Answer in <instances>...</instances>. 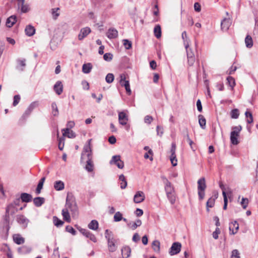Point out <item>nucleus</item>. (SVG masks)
Returning <instances> with one entry per match:
<instances>
[{
  "mask_svg": "<svg viewBox=\"0 0 258 258\" xmlns=\"http://www.w3.org/2000/svg\"><path fill=\"white\" fill-rule=\"evenodd\" d=\"M70 211L73 216H75L78 213V208L76 201L73 197L67 196L65 208L62 210V215L63 219L68 222H71V217L69 211Z\"/></svg>",
  "mask_w": 258,
  "mask_h": 258,
  "instance_id": "obj_1",
  "label": "nucleus"
},
{
  "mask_svg": "<svg viewBox=\"0 0 258 258\" xmlns=\"http://www.w3.org/2000/svg\"><path fill=\"white\" fill-rule=\"evenodd\" d=\"M18 211V208L13 205L9 204L6 208V212L5 216L6 225L3 227V230L6 231V234H8L10 229L9 223V216L13 215L17 213Z\"/></svg>",
  "mask_w": 258,
  "mask_h": 258,
  "instance_id": "obj_2",
  "label": "nucleus"
},
{
  "mask_svg": "<svg viewBox=\"0 0 258 258\" xmlns=\"http://www.w3.org/2000/svg\"><path fill=\"white\" fill-rule=\"evenodd\" d=\"M91 139L89 140L85 145L81 154V161L86 162V160H92V151L91 147Z\"/></svg>",
  "mask_w": 258,
  "mask_h": 258,
  "instance_id": "obj_3",
  "label": "nucleus"
},
{
  "mask_svg": "<svg viewBox=\"0 0 258 258\" xmlns=\"http://www.w3.org/2000/svg\"><path fill=\"white\" fill-rule=\"evenodd\" d=\"M184 47L186 50L188 65L190 67L192 66L198 57V55L196 57L194 50L189 47L187 42H185Z\"/></svg>",
  "mask_w": 258,
  "mask_h": 258,
  "instance_id": "obj_4",
  "label": "nucleus"
},
{
  "mask_svg": "<svg viewBox=\"0 0 258 258\" xmlns=\"http://www.w3.org/2000/svg\"><path fill=\"white\" fill-rule=\"evenodd\" d=\"M105 236L107 240L108 246L109 251L113 252L116 249V246L115 244V240L114 238V235L111 231L106 229L105 231Z\"/></svg>",
  "mask_w": 258,
  "mask_h": 258,
  "instance_id": "obj_5",
  "label": "nucleus"
},
{
  "mask_svg": "<svg viewBox=\"0 0 258 258\" xmlns=\"http://www.w3.org/2000/svg\"><path fill=\"white\" fill-rule=\"evenodd\" d=\"M232 130L230 133V142L232 144L237 145L239 143L238 138L239 137L240 133L242 130V126L240 125L233 126Z\"/></svg>",
  "mask_w": 258,
  "mask_h": 258,
  "instance_id": "obj_6",
  "label": "nucleus"
},
{
  "mask_svg": "<svg viewBox=\"0 0 258 258\" xmlns=\"http://www.w3.org/2000/svg\"><path fill=\"white\" fill-rule=\"evenodd\" d=\"M206 187L205 178L202 177L199 179L198 181V190L199 198L200 200H202L204 198Z\"/></svg>",
  "mask_w": 258,
  "mask_h": 258,
  "instance_id": "obj_7",
  "label": "nucleus"
},
{
  "mask_svg": "<svg viewBox=\"0 0 258 258\" xmlns=\"http://www.w3.org/2000/svg\"><path fill=\"white\" fill-rule=\"evenodd\" d=\"M16 220L23 228H26L29 222V220L23 215H17L16 216Z\"/></svg>",
  "mask_w": 258,
  "mask_h": 258,
  "instance_id": "obj_8",
  "label": "nucleus"
},
{
  "mask_svg": "<svg viewBox=\"0 0 258 258\" xmlns=\"http://www.w3.org/2000/svg\"><path fill=\"white\" fill-rule=\"evenodd\" d=\"M110 164L116 165L119 169H122L124 167V163L121 160L119 155L113 156L110 161Z\"/></svg>",
  "mask_w": 258,
  "mask_h": 258,
  "instance_id": "obj_9",
  "label": "nucleus"
},
{
  "mask_svg": "<svg viewBox=\"0 0 258 258\" xmlns=\"http://www.w3.org/2000/svg\"><path fill=\"white\" fill-rule=\"evenodd\" d=\"M181 247V244L178 242H174L170 248L169 253L171 255H173L178 253Z\"/></svg>",
  "mask_w": 258,
  "mask_h": 258,
  "instance_id": "obj_10",
  "label": "nucleus"
},
{
  "mask_svg": "<svg viewBox=\"0 0 258 258\" xmlns=\"http://www.w3.org/2000/svg\"><path fill=\"white\" fill-rule=\"evenodd\" d=\"M145 199V195L143 191H138L135 195L134 197V202L135 203H140L143 202Z\"/></svg>",
  "mask_w": 258,
  "mask_h": 258,
  "instance_id": "obj_11",
  "label": "nucleus"
},
{
  "mask_svg": "<svg viewBox=\"0 0 258 258\" xmlns=\"http://www.w3.org/2000/svg\"><path fill=\"white\" fill-rule=\"evenodd\" d=\"M26 61L25 58H18L16 60L17 66L16 69L21 72L24 71L26 66Z\"/></svg>",
  "mask_w": 258,
  "mask_h": 258,
  "instance_id": "obj_12",
  "label": "nucleus"
},
{
  "mask_svg": "<svg viewBox=\"0 0 258 258\" xmlns=\"http://www.w3.org/2000/svg\"><path fill=\"white\" fill-rule=\"evenodd\" d=\"M231 24V20L229 18H224L221 22V29L223 31H227Z\"/></svg>",
  "mask_w": 258,
  "mask_h": 258,
  "instance_id": "obj_13",
  "label": "nucleus"
},
{
  "mask_svg": "<svg viewBox=\"0 0 258 258\" xmlns=\"http://www.w3.org/2000/svg\"><path fill=\"white\" fill-rule=\"evenodd\" d=\"M91 32V29L89 27H85L81 29L80 32L78 35L79 40H83Z\"/></svg>",
  "mask_w": 258,
  "mask_h": 258,
  "instance_id": "obj_14",
  "label": "nucleus"
},
{
  "mask_svg": "<svg viewBox=\"0 0 258 258\" xmlns=\"http://www.w3.org/2000/svg\"><path fill=\"white\" fill-rule=\"evenodd\" d=\"M229 229L230 234L233 235L235 234L239 229V224L236 221H234V222L230 223L229 224Z\"/></svg>",
  "mask_w": 258,
  "mask_h": 258,
  "instance_id": "obj_15",
  "label": "nucleus"
},
{
  "mask_svg": "<svg viewBox=\"0 0 258 258\" xmlns=\"http://www.w3.org/2000/svg\"><path fill=\"white\" fill-rule=\"evenodd\" d=\"M118 120L120 124L126 125L128 121V117L123 111L120 112L118 113Z\"/></svg>",
  "mask_w": 258,
  "mask_h": 258,
  "instance_id": "obj_16",
  "label": "nucleus"
},
{
  "mask_svg": "<svg viewBox=\"0 0 258 258\" xmlns=\"http://www.w3.org/2000/svg\"><path fill=\"white\" fill-rule=\"evenodd\" d=\"M53 89L56 94L60 95L63 91V85L61 81H57L53 86Z\"/></svg>",
  "mask_w": 258,
  "mask_h": 258,
  "instance_id": "obj_17",
  "label": "nucleus"
},
{
  "mask_svg": "<svg viewBox=\"0 0 258 258\" xmlns=\"http://www.w3.org/2000/svg\"><path fill=\"white\" fill-rule=\"evenodd\" d=\"M106 36L110 39L116 38L118 36V31L114 28H109L106 33Z\"/></svg>",
  "mask_w": 258,
  "mask_h": 258,
  "instance_id": "obj_18",
  "label": "nucleus"
},
{
  "mask_svg": "<svg viewBox=\"0 0 258 258\" xmlns=\"http://www.w3.org/2000/svg\"><path fill=\"white\" fill-rule=\"evenodd\" d=\"M63 137H67L69 138H74L76 137L75 133L69 128H63L62 130Z\"/></svg>",
  "mask_w": 258,
  "mask_h": 258,
  "instance_id": "obj_19",
  "label": "nucleus"
},
{
  "mask_svg": "<svg viewBox=\"0 0 258 258\" xmlns=\"http://www.w3.org/2000/svg\"><path fill=\"white\" fill-rule=\"evenodd\" d=\"M16 21V16L15 15H12L7 19L6 25L7 27L11 28L15 24Z\"/></svg>",
  "mask_w": 258,
  "mask_h": 258,
  "instance_id": "obj_20",
  "label": "nucleus"
},
{
  "mask_svg": "<svg viewBox=\"0 0 258 258\" xmlns=\"http://www.w3.org/2000/svg\"><path fill=\"white\" fill-rule=\"evenodd\" d=\"M20 199L22 202L28 203L32 201V196L30 194L23 192L21 194Z\"/></svg>",
  "mask_w": 258,
  "mask_h": 258,
  "instance_id": "obj_21",
  "label": "nucleus"
},
{
  "mask_svg": "<svg viewBox=\"0 0 258 258\" xmlns=\"http://www.w3.org/2000/svg\"><path fill=\"white\" fill-rule=\"evenodd\" d=\"M131 249L128 246H124L121 249V254L123 258H127L130 256Z\"/></svg>",
  "mask_w": 258,
  "mask_h": 258,
  "instance_id": "obj_22",
  "label": "nucleus"
},
{
  "mask_svg": "<svg viewBox=\"0 0 258 258\" xmlns=\"http://www.w3.org/2000/svg\"><path fill=\"white\" fill-rule=\"evenodd\" d=\"M166 196L171 205H173L176 201V195L175 191L166 193Z\"/></svg>",
  "mask_w": 258,
  "mask_h": 258,
  "instance_id": "obj_23",
  "label": "nucleus"
},
{
  "mask_svg": "<svg viewBox=\"0 0 258 258\" xmlns=\"http://www.w3.org/2000/svg\"><path fill=\"white\" fill-rule=\"evenodd\" d=\"M13 240L14 241L18 244H23L25 241L24 238L19 234H14L13 236Z\"/></svg>",
  "mask_w": 258,
  "mask_h": 258,
  "instance_id": "obj_24",
  "label": "nucleus"
},
{
  "mask_svg": "<svg viewBox=\"0 0 258 258\" xmlns=\"http://www.w3.org/2000/svg\"><path fill=\"white\" fill-rule=\"evenodd\" d=\"M25 31L26 34L28 36H33L35 33V29L31 25H28L26 26Z\"/></svg>",
  "mask_w": 258,
  "mask_h": 258,
  "instance_id": "obj_25",
  "label": "nucleus"
},
{
  "mask_svg": "<svg viewBox=\"0 0 258 258\" xmlns=\"http://www.w3.org/2000/svg\"><path fill=\"white\" fill-rule=\"evenodd\" d=\"M45 202V199L42 197H36L33 199L34 204L36 207H39Z\"/></svg>",
  "mask_w": 258,
  "mask_h": 258,
  "instance_id": "obj_26",
  "label": "nucleus"
},
{
  "mask_svg": "<svg viewBox=\"0 0 258 258\" xmlns=\"http://www.w3.org/2000/svg\"><path fill=\"white\" fill-rule=\"evenodd\" d=\"M54 188L56 190H61L64 188V183L61 181H56L54 183Z\"/></svg>",
  "mask_w": 258,
  "mask_h": 258,
  "instance_id": "obj_27",
  "label": "nucleus"
},
{
  "mask_svg": "<svg viewBox=\"0 0 258 258\" xmlns=\"http://www.w3.org/2000/svg\"><path fill=\"white\" fill-rule=\"evenodd\" d=\"M98 221L96 220H93L88 224V227L90 229L96 230L98 228Z\"/></svg>",
  "mask_w": 258,
  "mask_h": 258,
  "instance_id": "obj_28",
  "label": "nucleus"
},
{
  "mask_svg": "<svg viewBox=\"0 0 258 258\" xmlns=\"http://www.w3.org/2000/svg\"><path fill=\"white\" fill-rule=\"evenodd\" d=\"M199 118V123L201 126V127L202 129H205L206 128V120L204 116L200 114L198 116Z\"/></svg>",
  "mask_w": 258,
  "mask_h": 258,
  "instance_id": "obj_29",
  "label": "nucleus"
},
{
  "mask_svg": "<svg viewBox=\"0 0 258 258\" xmlns=\"http://www.w3.org/2000/svg\"><path fill=\"white\" fill-rule=\"evenodd\" d=\"M86 162L87 163L85 167L86 170L89 172H92L94 169L92 160H86Z\"/></svg>",
  "mask_w": 258,
  "mask_h": 258,
  "instance_id": "obj_30",
  "label": "nucleus"
},
{
  "mask_svg": "<svg viewBox=\"0 0 258 258\" xmlns=\"http://www.w3.org/2000/svg\"><path fill=\"white\" fill-rule=\"evenodd\" d=\"M51 107L52 109L51 113L52 115L54 116H57L59 114V111L56 103L55 102H52L51 103Z\"/></svg>",
  "mask_w": 258,
  "mask_h": 258,
  "instance_id": "obj_31",
  "label": "nucleus"
},
{
  "mask_svg": "<svg viewBox=\"0 0 258 258\" xmlns=\"http://www.w3.org/2000/svg\"><path fill=\"white\" fill-rule=\"evenodd\" d=\"M92 68V66L90 63H85L82 67V71L85 74L89 73Z\"/></svg>",
  "mask_w": 258,
  "mask_h": 258,
  "instance_id": "obj_32",
  "label": "nucleus"
},
{
  "mask_svg": "<svg viewBox=\"0 0 258 258\" xmlns=\"http://www.w3.org/2000/svg\"><path fill=\"white\" fill-rule=\"evenodd\" d=\"M245 43L247 48H251L253 46V40L251 37L247 35L245 38Z\"/></svg>",
  "mask_w": 258,
  "mask_h": 258,
  "instance_id": "obj_33",
  "label": "nucleus"
},
{
  "mask_svg": "<svg viewBox=\"0 0 258 258\" xmlns=\"http://www.w3.org/2000/svg\"><path fill=\"white\" fill-rule=\"evenodd\" d=\"M45 178L44 177L41 178V179L39 181V183L37 185V188L36 189V193L38 195L40 193L41 190L42 189L43 185L44 182L45 181Z\"/></svg>",
  "mask_w": 258,
  "mask_h": 258,
  "instance_id": "obj_34",
  "label": "nucleus"
},
{
  "mask_svg": "<svg viewBox=\"0 0 258 258\" xmlns=\"http://www.w3.org/2000/svg\"><path fill=\"white\" fill-rule=\"evenodd\" d=\"M154 33L155 36L157 38H159L161 36V28L159 25H156L154 29Z\"/></svg>",
  "mask_w": 258,
  "mask_h": 258,
  "instance_id": "obj_35",
  "label": "nucleus"
},
{
  "mask_svg": "<svg viewBox=\"0 0 258 258\" xmlns=\"http://www.w3.org/2000/svg\"><path fill=\"white\" fill-rule=\"evenodd\" d=\"M160 243L158 240H154L152 242V247L155 252H159Z\"/></svg>",
  "mask_w": 258,
  "mask_h": 258,
  "instance_id": "obj_36",
  "label": "nucleus"
},
{
  "mask_svg": "<svg viewBox=\"0 0 258 258\" xmlns=\"http://www.w3.org/2000/svg\"><path fill=\"white\" fill-rule=\"evenodd\" d=\"M161 178L164 184V188L173 186L165 176H161Z\"/></svg>",
  "mask_w": 258,
  "mask_h": 258,
  "instance_id": "obj_37",
  "label": "nucleus"
},
{
  "mask_svg": "<svg viewBox=\"0 0 258 258\" xmlns=\"http://www.w3.org/2000/svg\"><path fill=\"white\" fill-rule=\"evenodd\" d=\"M120 85H121V86H124L125 87L126 93L128 95H130L131 94L132 91H131V90L130 88V83H129L128 81H124V82L122 84H120Z\"/></svg>",
  "mask_w": 258,
  "mask_h": 258,
  "instance_id": "obj_38",
  "label": "nucleus"
},
{
  "mask_svg": "<svg viewBox=\"0 0 258 258\" xmlns=\"http://www.w3.org/2000/svg\"><path fill=\"white\" fill-rule=\"evenodd\" d=\"M53 224L55 226H56V227H60V226H61L64 223V222L59 219L56 216H54L53 217Z\"/></svg>",
  "mask_w": 258,
  "mask_h": 258,
  "instance_id": "obj_39",
  "label": "nucleus"
},
{
  "mask_svg": "<svg viewBox=\"0 0 258 258\" xmlns=\"http://www.w3.org/2000/svg\"><path fill=\"white\" fill-rule=\"evenodd\" d=\"M215 201V199L212 197L210 198L208 200V201L207 202V203H206L207 210L208 211H209V208H212L214 206Z\"/></svg>",
  "mask_w": 258,
  "mask_h": 258,
  "instance_id": "obj_40",
  "label": "nucleus"
},
{
  "mask_svg": "<svg viewBox=\"0 0 258 258\" xmlns=\"http://www.w3.org/2000/svg\"><path fill=\"white\" fill-rule=\"evenodd\" d=\"M119 179L120 181L124 182V184H122V183H120V188L121 189L125 188L127 186V181L125 178L123 174H121L119 176Z\"/></svg>",
  "mask_w": 258,
  "mask_h": 258,
  "instance_id": "obj_41",
  "label": "nucleus"
},
{
  "mask_svg": "<svg viewBox=\"0 0 258 258\" xmlns=\"http://www.w3.org/2000/svg\"><path fill=\"white\" fill-rule=\"evenodd\" d=\"M59 10V8H55L51 9V14L54 19H56L59 16V13H58V11Z\"/></svg>",
  "mask_w": 258,
  "mask_h": 258,
  "instance_id": "obj_42",
  "label": "nucleus"
},
{
  "mask_svg": "<svg viewBox=\"0 0 258 258\" xmlns=\"http://www.w3.org/2000/svg\"><path fill=\"white\" fill-rule=\"evenodd\" d=\"M114 221L115 222H119L123 219L122 215L120 212H117L114 215Z\"/></svg>",
  "mask_w": 258,
  "mask_h": 258,
  "instance_id": "obj_43",
  "label": "nucleus"
},
{
  "mask_svg": "<svg viewBox=\"0 0 258 258\" xmlns=\"http://www.w3.org/2000/svg\"><path fill=\"white\" fill-rule=\"evenodd\" d=\"M239 115V110L237 109H234L231 111V117L232 118H238Z\"/></svg>",
  "mask_w": 258,
  "mask_h": 258,
  "instance_id": "obj_44",
  "label": "nucleus"
},
{
  "mask_svg": "<svg viewBox=\"0 0 258 258\" xmlns=\"http://www.w3.org/2000/svg\"><path fill=\"white\" fill-rule=\"evenodd\" d=\"M227 83H228V85L231 88H233L235 86V80L233 77H232L231 76L228 77L227 78Z\"/></svg>",
  "mask_w": 258,
  "mask_h": 258,
  "instance_id": "obj_45",
  "label": "nucleus"
},
{
  "mask_svg": "<svg viewBox=\"0 0 258 258\" xmlns=\"http://www.w3.org/2000/svg\"><path fill=\"white\" fill-rule=\"evenodd\" d=\"M181 37H182V38L183 39L184 46H185V42H187L188 44L189 45L190 40L189 39V38L187 36V34H186V31H183L182 33Z\"/></svg>",
  "mask_w": 258,
  "mask_h": 258,
  "instance_id": "obj_46",
  "label": "nucleus"
},
{
  "mask_svg": "<svg viewBox=\"0 0 258 258\" xmlns=\"http://www.w3.org/2000/svg\"><path fill=\"white\" fill-rule=\"evenodd\" d=\"M64 145V138L63 137L58 138V148L62 150Z\"/></svg>",
  "mask_w": 258,
  "mask_h": 258,
  "instance_id": "obj_47",
  "label": "nucleus"
},
{
  "mask_svg": "<svg viewBox=\"0 0 258 258\" xmlns=\"http://www.w3.org/2000/svg\"><path fill=\"white\" fill-rule=\"evenodd\" d=\"M114 79V75L111 73H109L106 75L105 80L107 83H111L113 81Z\"/></svg>",
  "mask_w": 258,
  "mask_h": 258,
  "instance_id": "obj_48",
  "label": "nucleus"
},
{
  "mask_svg": "<svg viewBox=\"0 0 258 258\" xmlns=\"http://www.w3.org/2000/svg\"><path fill=\"white\" fill-rule=\"evenodd\" d=\"M184 137L186 138V140H187V142H188V143H189V145L190 146L191 149L193 151H195V150L193 148L192 146V144H194V142L190 139L187 129L186 130V133H185V134L184 135Z\"/></svg>",
  "mask_w": 258,
  "mask_h": 258,
  "instance_id": "obj_49",
  "label": "nucleus"
},
{
  "mask_svg": "<svg viewBox=\"0 0 258 258\" xmlns=\"http://www.w3.org/2000/svg\"><path fill=\"white\" fill-rule=\"evenodd\" d=\"M86 237L89 238L90 240L94 242H96L97 241V239L95 236L89 231L88 232Z\"/></svg>",
  "mask_w": 258,
  "mask_h": 258,
  "instance_id": "obj_50",
  "label": "nucleus"
},
{
  "mask_svg": "<svg viewBox=\"0 0 258 258\" xmlns=\"http://www.w3.org/2000/svg\"><path fill=\"white\" fill-rule=\"evenodd\" d=\"M123 45H124V47L125 48V49H130V48H131L132 45L131 41H129L127 39H124V40H123Z\"/></svg>",
  "mask_w": 258,
  "mask_h": 258,
  "instance_id": "obj_51",
  "label": "nucleus"
},
{
  "mask_svg": "<svg viewBox=\"0 0 258 258\" xmlns=\"http://www.w3.org/2000/svg\"><path fill=\"white\" fill-rule=\"evenodd\" d=\"M38 105L39 103L38 101L33 102L30 104L27 109H28L31 112H32L34 108H35L38 106Z\"/></svg>",
  "mask_w": 258,
  "mask_h": 258,
  "instance_id": "obj_52",
  "label": "nucleus"
},
{
  "mask_svg": "<svg viewBox=\"0 0 258 258\" xmlns=\"http://www.w3.org/2000/svg\"><path fill=\"white\" fill-rule=\"evenodd\" d=\"M248 204V200L247 198H242L241 202V205L244 209H245Z\"/></svg>",
  "mask_w": 258,
  "mask_h": 258,
  "instance_id": "obj_53",
  "label": "nucleus"
},
{
  "mask_svg": "<svg viewBox=\"0 0 258 258\" xmlns=\"http://www.w3.org/2000/svg\"><path fill=\"white\" fill-rule=\"evenodd\" d=\"M113 55L110 53H106L103 55V58L107 61H110L112 59Z\"/></svg>",
  "mask_w": 258,
  "mask_h": 258,
  "instance_id": "obj_54",
  "label": "nucleus"
},
{
  "mask_svg": "<svg viewBox=\"0 0 258 258\" xmlns=\"http://www.w3.org/2000/svg\"><path fill=\"white\" fill-rule=\"evenodd\" d=\"M66 230L67 232L71 233L73 235H75L76 234V231L71 226H66Z\"/></svg>",
  "mask_w": 258,
  "mask_h": 258,
  "instance_id": "obj_55",
  "label": "nucleus"
},
{
  "mask_svg": "<svg viewBox=\"0 0 258 258\" xmlns=\"http://www.w3.org/2000/svg\"><path fill=\"white\" fill-rule=\"evenodd\" d=\"M20 98V96L19 95H16L14 96L13 103V106H16L19 103Z\"/></svg>",
  "mask_w": 258,
  "mask_h": 258,
  "instance_id": "obj_56",
  "label": "nucleus"
},
{
  "mask_svg": "<svg viewBox=\"0 0 258 258\" xmlns=\"http://www.w3.org/2000/svg\"><path fill=\"white\" fill-rule=\"evenodd\" d=\"M231 258H240L239 253L237 249H234L232 251Z\"/></svg>",
  "mask_w": 258,
  "mask_h": 258,
  "instance_id": "obj_57",
  "label": "nucleus"
},
{
  "mask_svg": "<svg viewBox=\"0 0 258 258\" xmlns=\"http://www.w3.org/2000/svg\"><path fill=\"white\" fill-rule=\"evenodd\" d=\"M175 150H176V145L174 143H172V145H171V150H170V152H171L170 156H176Z\"/></svg>",
  "mask_w": 258,
  "mask_h": 258,
  "instance_id": "obj_58",
  "label": "nucleus"
},
{
  "mask_svg": "<svg viewBox=\"0 0 258 258\" xmlns=\"http://www.w3.org/2000/svg\"><path fill=\"white\" fill-rule=\"evenodd\" d=\"M249 114V117H248L246 119V122L248 123H251L253 122V117L252 114L248 111H246L245 113V115Z\"/></svg>",
  "mask_w": 258,
  "mask_h": 258,
  "instance_id": "obj_59",
  "label": "nucleus"
},
{
  "mask_svg": "<svg viewBox=\"0 0 258 258\" xmlns=\"http://www.w3.org/2000/svg\"><path fill=\"white\" fill-rule=\"evenodd\" d=\"M220 233V230L218 227L216 228V230L214 232H213L212 235L213 237L215 239H217L218 238V235Z\"/></svg>",
  "mask_w": 258,
  "mask_h": 258,
  "instance_id": "obj_60",
  "label": "nucleus"
},
{
  "mask_svg": "<svg viewBox=\"0 0 258 258\" xmlns=\"http://www.w3.org/2000/svg\"><path fill=\"white\" fill-rule=\"evenodd\" d=\"M29 6L27 5L22 4L21 6V11L22 13H26L29 11Z\"/></svg>",
  "mask_w": 258,
  "mask_h": 258,
  "instance_id": "obj_61",
  "label": "nucleus"
},
{
  "mask_svg": "<svg viewBox=\"0 0 258 258\" xmlns=\"http://www.w3.org/2000/svg\"><path fill=\"white\" fill-rule=\"evenodd\" d=\"M156 131L157 135L161 137L162 134H163V128L161 126L157 125L156 127Z\"/></svg>",
  "mask_w": 258,
  "mask_h": 258,
  "instance_id": "obj_62",
  "label": "nucleus"
},
{
  "mask_svg": "<svg viewBox=\"0 0 258 258\" xmlns=\"http://www.w3.org/2000/svg\"><path fill=\"white\" fill-rule=\"evenodd\" d=\"M31 112L28 109H27L22 116V119L25 120L31 114Z\"/></svg>",
  "mask_w": 258,
  "mask_h": 258,
  "instance_id": "obj_63",
  "label": "nucleus"
},
{
  "mask_svg": "<svg viewBox=\"0 0 258 258\" xmlns=\"http://www.w3.org/2000/svg\"><path fill=\"white\" fill-rule=\"evenodd\" d=\"M153 118L151 116L146 115L144 118V121L146 123L150 124Z\"/></svg>",
  "mask_w": 258,
  "mask_h": 258,
  "instance_id": "obj_64",
  "label": "nucleus"
}]
</instances>
